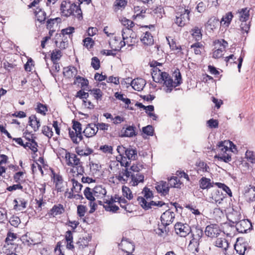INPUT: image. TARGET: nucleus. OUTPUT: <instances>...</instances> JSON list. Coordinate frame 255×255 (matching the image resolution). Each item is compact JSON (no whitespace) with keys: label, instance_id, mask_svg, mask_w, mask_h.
<instances>
[{"label":"nucleus","instance_id":"42","mask_svg":"<svg viewBox=\"0 0 255 255\" xmlns=\"http://www.w3.org/2000/svg\"><path fill=\"white\" fill-rule=\"evenodd\" d=\"M87 211V207L83 205H79L77 206V215L81 219L83 222H85L86 220L84 218L86 213Z\"/></svg>","mask_w":255,"mask_h":255},{"label":"nucleus","instance_id":"56","mask_svg":"<svg viewBox=\"0 0 255 255\" xmlns=\"http://www.w3.org/2000/svg\"><path fill=\"white\" fill-rule=\"evenodd\" d=\"M215 184L217 185L218 187L223 189V190L225 191L230 197L232 196V193L231 189L226 185L220 182H216Z\"/></svg>","mask_w":255,"mask_h":255},{"label":"nucleus","instance_id":"16","mask_svg":"<svg viewBox=\"0 0 255 255\" xmlns=\"http://www.w3.org/2000/svg\"><path fill=\"white\" fill-rule=\"evenodd\" d=\"M205 235L210 238H215L220 233V229L218 225L211 224L206 227L205 230Z\"/></svg>","mask_w":255,"mask_h":255},{"label":"nucleus","instance_id":"20","mask_svg":"<svg viewBox=\"0 0 255 255\" xmlns=\"http://www.w3.org/2000/svg\"><path fill=\"white\" fill-rule=\"evenodd\" d=\"M17 238L16 234L12 233H8L7 234V237L5 239V243L6 245H5L4 248H5V250L7 251L10 250L11 247H12V248H14L13 251L15 250L16 246V244L12 243L14 240L16 239Z\"/></svg>","mask_w":255,"mask_h":255},{"label":"nucleus","instance_id":"18","mask_svg":"<svg viewBox=\"0 0 255 255\" xmlns=\"http://www.w3.org/2000/svg\"><path fill=\"white\" fill-rule=\"evenodd\" d=\"M155 188L161 195L166 196L169 193L170 187L166 182L161 181L157 183Z\"/></svg>","mask_w":255,"mask_h":255},{"label":"nucleus","instance_id":"55","mask_svg":"<svg viewBox=\"0 0 255 255\" xmlns=\"http://www.w3.org/2000/svg\"><path fill=\"white\" fill-rule=\"evenodd\" d=\"M35 250L39 251L41 255H46L49 253L47 250V246L44 244L43 241L41 242V246H37L35 248Z\"/></svg>","mask_w":255,"mask_h":255},{"label":"nucleus","instance_id":"15","mask_svg":"<svg viewBox=\"0 0 255 255\" xmlns=\"http://www.w3.org/2000/svg\"><path fill=\"white\" fill-rule=\"evenodd\" d=\"M71 182H72L73 187L71 188V191L69 193L68 198H76V196H78L83 198L82 195H79V193L81 190L82 187V184L74 179L71 180Z\"/></svg>","mask_w":255,"mask_h":255},{"label":"nucleus","instance_id":"10","mask_svg":"<svg viewBox=\"0 0 255 255\" xmlns=\"http://www.w3.org/2000/svg\"><path fill=\"white\" fill-rule=\"evenodd\" d=\"M103 202L104 208L107 211L116 212L119 209L118 206L115 204L117 202L115 195L110 199H104Z\"/></svg>","mask_w":255,"mask_h":255},{"label":"nucleus","instance_id":"48","mask_svg":"<svg viewBox=\"0 0 255 255\" xmlns=\"http://www.w3.org/2000/svg\"><path fill=\"white\" fill-rule=\"evenodd\" d=\"M8 157L4 154L0 155V175L5 171V168L3 166V164L7 162Z\"/></svg>","mask_w":255,"mask_h":255},{"label":"nucleus","instance_id":"35","mask_svg":"<svg viewBox=\"0 0 255 255\" xmlns=\"http://www.w3.org/2000/svg\"><path fill=\"white\" fill-rule=\"evenodd\" d=\"M115 199H117V201L118 204L120 205V206L122 208H124L127 212L129 213L132 212L131 210L128 209V206H129V204L127 203V200L125 199L124 197L115 195Z\"/></svg>","mask_w":255,"mask_h":255},{"label":"nucleus","instance_id":"49","mask_svg":"<svg viewBox=\"0 0 255 255\" xmlns=\"http://www.w3.org/2000/svg\"><path fill=\"white\" fill-rule=\"evenodd\" d=\"M144 181V176H131V180L129 182L130 186H135Z\"/></svg>","mask_w":255,"mask_h":255},{"label":"nucleus","instance_id":"1","mask_svg":"<svg viewBox=\"0 0 255 255\" xmlns=\"http://www.w3.org/2000/svg\"><path fill=\"white\" fill-rule=\"evenodd\" d=\"M61 13L62 16L69 17L74 16L78 19L83 18L82 12L80 5L68 0L63 1L60 5Z\"/></svg>","mask_w":255,"mask_h":255},{"label":"nucleus","instance_id":"21","mask_svg":"<svg viewBox=\"0 0 255 255\" xmlns=\"http://www.w3.org/2000/svg\"><path fill=\"white\" fill-rule=\"evenodd\" d=\"M146 84L145 81L142 78H136L131 81L130 85L137 91L143 89Z\"/></svg>","mask_w":255,"mask_h":255},{"label":"nucleus","instance_id":"25","mask_svg":"<svg viewBox=\"0 0 255 255\" xmlns=\"http://www.w3.org/2000/svg\"><path fill=\"white\" fill-rule=\"evenodd\" d=\"M20 176H12L14 182H15L16 184L7 187V190L11 192L17 189L22 190L23 186L21 185V184L22 183L23 181L20 179Z\"/></svg>","mask_w":255,"mask_h":255},{"label":"nucleus","instance_id":"51","mask_svg":"<svg viewBox=\"0 0 255 255\" xmlns=\"http://www.w3.org/2000/svg\"><path fill=\"white\" fill-rule=\"evenodd\" d=\"M245 157L246 158L248 161L255 164V152L247 150L245 154Z\"/></svg>","mask_w":255,"mask_h":255},{"label":"nucleus","instance_id":"3","mask_svg":"<svg viewBox=\"0 0 255 255\" xmlns=\"http://www.w3.org/2000/svg\"><path fill=\"white\" fill-rule=\"evenodd\" d=\"M235 147L233 142L229 140H224L219 142L217 145V151H218V158L226 162H229L232 160V145Z\"/></svg>","mask_w":255,"mask_h":255},{"label":"nucleus","instance_id":"43","mask_svg":"<svg viewBox=\"0 0 255 255\" xmlns=\"http://www.w3.org/2000/svg\"><path fill=\"white\" fill-rule=\"evenodd\" d=\"M170 37H166V39L168 41V43L169 45L170 48L172 50H179L178 52H180L181 54H183V52H182L183 50V48L181 46H177L176 42L172 39H171V40H169Z\"/></svg>","mask_w":255,"mask_h":255},{"label":"nucleus","instance_id":"8","mask_svg":"<svg viewBox=\"0 0 255 255\" xmlns=\"http://www.w3.org/2000/svg\"><path fill=\"white\" fill-rule=\"evenodd\" d=\"M174 229L177 235L181 237H185L191 232V227L187 224L178 222L174 226Z\"/></svg>","mask_w":255,"mask_h":255},{"label":"nucleus","instance_id":"50","mask_svg":"<svg viewBox=\"0 0 255 255\" xmlns=\"http://www.w3.org/2000/svg\"><path fill=\"white\" fill-rule=\"evenodd\" d=\"M62 56V53L60 50L55 49L51 54V59L52 62H57V60H60Z\"/></svg>","mask_w":255,"mask_h":255},{"label":"nucleus","instance_id":"38","mask_svg":"<svg viewBox=\"0 0 255 255\" xmlns=\"http://www.w3.org/2000/svg\"><path fill=\"white\" fill-rule=\"evenodd\" d=\"M66 158H68L69 165H78L80 164V159L75 154L68 153L66 154Z\"/></svg>","mask_w":255,"mask_h":255},{"label":"nucleus","instance_id":"7","mask_svg":"<svg viewBox=\"0 0 255 255\" xmlns=\"http://www.w3.org/2000/svg\"><path fill=\"white\" fill-rule=\"evenodd\" d=\"M189 13L190 11L187 9H183L181 11L177 12L175 20V23L180 27L184 26L189 20Z\"/></svg>","mask_w":255,"mask_h":255},{"label":"nucleus","instance_id":"5","mask_svg":"<svg viewBox=\"0 0 255 255\" xmlns=\"http://www.w3.org/2000/svg\"><path fill=\"white\" fill-rule=\"evenodd\" d=\"M129 31V30L128 28L123 29L122 34L123 40H121L120 37L115 36L114 38L111 39L109 42L110 47L115 51H120L126 44L128 45V37L126 34Z\"/></svg>","mask_w":255,"mask_h":255},{"label":"nucleus","instance_id":"28","mask_svg":"<svg viewBox=\"0 0 255 255\" xmlns=\"http://www.w3.org/2000/svg\"><path fill=\"white\" fill-rule=\"evenodd\" d=\"M28 123L34 131H37L40 127V121L35 115H31L29 117Z\"/></svg>","mask_w":255,"mask_h":255},{"label":"nucleus","instance_id":"11","mask_svg":"<svg viewBox=\"0 0 255 255\" xmlns=\"http://www.w3.org/2000/svg\"><path fill=\"white\" fill-rule=\"evenodd\" d=\"M161 79L164 82V85L166 86V88L165 89V91L166 93H170L173 90V87H176L174 86V82L172 79L170 77L169 74L164 72L160 74Z\"/></svg>","mask_w":255,"mask_h":255},{"label":"nucleus","instance_id":"24","mask_svg":"<svg viewBox=\"0 0 255 255\" xmlns=\"http://www.w3.org/2000/svg\"><path fill=\"white\" fill-rule=\"evenodd\" d=\"M135 127L133 126H129L126 128H124L121 130L122 137H132L135 136L136 133L135 131Z\"/></svg>","mask_w":255,"mask_h":255},{"label":"nucleus","instance_id":"57","mask_svg":"<svg viewBox=\"0 0 255 255\" xmlns=\"http://www.w3.org/2000/svg\"><path fill=\"white\" fill-rule=\"evenodd\" d=\"M36 110L37 113H40L43 115H45L46 112L47 111V107L40 103L37 104Z\"/></svg>","mask_w":255,"mask_h":255},{"label":"nucleus","instance_id":"31","mask_svg":"<svg viewBox=\"0 0 255 255\" xmlns=\"http://www.w3.org/2000/svg\"><path fill=\"white\" fill-rule=\"evenodd\" d=\"M122 250L127 253H132L134 250V245L128 241H123L121 243Z\"/></svg>","mask_w":255,"mask_h":255},{"label":"nucleus","instance_id":"37","mask_svg":"<svg viewBox=\"0 0 255 255\" xmlns=\"http://www.w3.org/2000/svg\"><path fill=\"white\" fill-rule=\"evenodd\" d=\"M128 160H135L137 158V151L132 148H126L124 152Z\"/></svg>","mask_w":255,"mask_h":255},{"label":"nucleus","instance_id":"33","mask_svg":"<svg viewBox=\"0 0 255 255\" xmlns=\"http://www.w3.org/2000/svg\"><path fill=\"white\" fill-rule=\"evenodd\" d=\"M77 74V69L73 66H69L64 68L63 75L67 78L75 77Z\"/></svg>","mask_w":255,"mask_h":255},{"label":"nucleus","instance_id":"6","mask_svg":"<svg viewBox=\"0 0 255 255\" xmlns=\"http://www.w3.org/2000/svg\"><path fill=\"white\" fill-rule=\"evenodd\" d=\"M190 233L192 239L190 241L189 247L191 249L194 248L196 250L199 245L200 240L203 235V231L201 228L196 227L191 229Z\"/></svg>","mask_w":255,"mask_h":255},{"label":"nucleus","instance_id":"46","mask_svg":"<svg viewBox=\"0 0 255 255\" xmlns=\"http://www.w3.org/2000/svg\"><path fill=\"white\" fill-rule=\"evenodd\" d=\"M233 17V16L232 12H230L227 13L225 16H223L220 22L221 24L228 26L230 24Z\"/></svg>","mask_w":255,"mask_h":255},{"label":"nucleus","instance_id":"53","mask_svg":"<svg viewBox=\"0 0 255 255\" xmlns=\"http://www.w3.org/2000/svg\"><path fill=\"white\" fill-rule=\"evenodd\" d=\"M121 22L123 25L127 26L126 28H128L129 29V31L127 33L130 32V28H132L134 25V23L133 21L126 18V17L122 18L121 19Z\"/></svg>","mask_w":255,"mask_h":255},{"label":"nucleus","instance_id":"12","mask_svg":"<svg viewBox=\"0 0 255 255\" xmlns=\"http://www.w3.org/2000/svg\"><path fill=\"white\" fill-rule=\"evenodd\" d=\"M175 214L170 210H167L161 216L160 220L162 224L166 227L171 224L174 219Z\"/></svg>","mask_w":255,"mask_h":255},{"label":"nucleus","instance_id":"54","mask_svg":"<svg viewBox=\"0 0 255 255\" xmlns=\"http://www.w3.org/2000/svg\"><path fill=\"white\" fill-rule=\"evenodd\" d=\"M77 83H81V87L84 88V87L88 85L89 81L87 79H85L80 76H78L76 77V79L74 82V84H76Z\"/></svg>","mask_w":255,"mask_h":255},{"label":"nucleus","instance_id":"41","mask_svg":"<svg viewBox=\"0 0 255 255\" xmlns=\"http://www.w3.org/2000/svg\"><path fill=\"white\" fill-rule=\"evenodd\" d=\"M89 242V241L87 239V238H80L76 243V245L79 250H82L88 246Z\"/></svg>","mask_w":255,"mask_h":255},{"label":"nucleus","instance_id":"26","mask_svg":"<svg viewBox=\"0 0 255 255\" xmlns=\"http://www.w3.org/2000/svg\"><path fill=\"white\" fill-rule=\"evenodd\" d=\"M72 232V231L68 230L66 232L65 235V239L66 242V248L69 250H73L74 248Z\"/></svg>","mask_w":255,"mask_h":255},{"label":"nucleus","instance_id":"4","mask_svg":"<svg viewBox=\"0 0 255 255\" xmlns=\"http://www.w3.org/2000/svg\"><path fill=\"white\" fill-rule=\"evenodd\" d=\"M21 240L24 245L30 247L33 246L34 249L37 246H41L43 241L41 235L36 232H27L22 236Z\"/></svg>","mask_w":255,"mask_h":255},{"label":"nucleus","instance_id":"52","mask_svg":"<svg viewBox=\"0 0 255 255\" xmlns=\"http://www.w3.org/2000/svg\"><path fill=\"white\" fill-rule=\"evenodd\" d=\"M192 35L196 40L198 41L201 39L202 34L201 29L198 27H195L191 30Z\"/></svg>","mask_w":255,"mask_h":255},{"label":"nucleus","instance_id":"62","mask_svg":"<svg viewBox=\"0 0 255 255\" xmlns=\"http://www.w3.org/2000/svg\"><path fill=\"white\" fill-rule=\"evenodd\" d=\"M91 66L96 70L100 67V62L97 57H94L91 59Z\"/></svg>","mask_w":255,"mask_h":255},{"label":"nucleus","instance_id":"19","mask_svg":"<svg viewBox=\"0 0 255 255\" xmlns=\"http://www.w3.org/2000/svg\"><path fill=\"white\" fill-rule=\"evenodd\" d=\"M13 209L21 211L26 208L27 201L22 197H18L13 201Z\"/></svg>","mask_w":255,"mask_h":255},{"label":"nucleus","instance_id":"64","mask_svg":"<svg viewBox=\"0 0 255 255\" xmlns=\"http://www.w3.org/2000/svg\"><path fill=\"white\" fill-rule=\"evenodd\" d=\"M21 221L20 218L17 216H12L10 218L9 223L13 227H17L20 224Z\"/></svg>","mask_w":255,"mask_h":255},{"label":"nucleus","instance_id":"44","mask_svg":"<svg viewBox=\"0 0 255 255\" xmlns=\"http://www.w3.org/2000/svg\"><path fill=\"white\" fill-rule=\"evenodd\" d=\"M173 76L175 78L174 86H178L180 85L182 82L181 74L179 69H176L173 72Z\"/></svg>","mask_w":255,"mask_h":255},{"label":"nucleus","instance_id":"29","mask_svg":"<svg viewBox=\"0 0 255 255\" xmlns=\"http://www.w3.org/2000/svg\"><path fill=\"white\" fill-rule=\"evenodd\" d=\"M209 178L203 177L199 181L200 187L202 189H209L215 184Z\"/></svg>","mask_w":255,"mask_h":255},{"label":"nucleus","instance_id":"61","mask_svg":"<svg viewBox=\"0 0 255 255\" xmlns=\"http://www.w3.org/2000/svg\"><path fill=\"white\" fill-rule=\"evenodd\" d=\"M84 46L88 49L93 47L94 44V40L90 37H87L83 39Z\"/></svg>","mask_w":255,"mask_h":255},{"label":"nucleus","instance_id":"58","mask_svg":"<svg viewBox=\"0 0 255 255\" xmlns=\"http://www.w3.org/2000/svg\"><path fill=\"white\" fill-rule=\"evenodd\" d=\"M75 28L73 27H68L66 28L63 29L61 30V34L63 35V37L65 35H68L69 38H71L72 36V34L74 32Z\"/></svg>","mask_w":255,"mask_h":255},{"label":"nucleus","instance_id":"30","mask_svg":"<svg viewBox=\"0 0 255 255\" xmlns=\"http://www.w3.org/2000/svg\"><path fill=\"white\" fill-rule=\"evenodd\" d=\"M54 182L55 183V188L58 192L64 191L63 180L62 176H53Z\"/></svg>","mask_w":255,"mask_h":255},{"label":"nucleus","instance_id":"17","mask_svg":"<svg viewBox=\"0 0 255 255\" xmlns=\"http://www.w3.org/2000/svg\"><path fill=\"white\" fill-rule=\"evenodd\" d=\"M243 194L249 202L255 201V187L250 185L244 188Z\"/></svg>","mask_w":255,"mask_h":255},{"label":"nucleus","instance_id":"14","mask_svg":"<svg viewBox=\"0 0 255 255\" xmlns=\"http://www.w3.org/2000/svg\"><path fill=\"white\" fill-rule=\"evenodd\" d=\"M65 212V208L61 204L54 205L48 212L47 216L49 218H54L58 215L62 214Z\"/></svg>","mask_w":255,"mask_h":255},{"label":"nucleus","instance_id":"40","mask_svg":"<svg viewBox=\"0 0 255 255\" xmlns=\"http://www.w3.org/2000/svg\"><path fill=\"white\" fill-rule=\"evenodd\" d=\"M35 15L37 20L40 22H44L46 19V12L41 8H37L35 11Z\"/></svg>","mask_w":255,"mask_h":255},{"label":"nucleus","instance_id":"60","mask_svg":"<svg viewBox=\"0 0 255 255\" xmlns=\"http://www.w3.org/2000/svg\"><path fill=\"white\" fill-rule=\"evenodd\" d=\"M42 132L49 138H51L53 134L52 128L46 126L42 127Z\"/></svg>","mask_w":255,"mask_h":255},{"label":"nucleus","instance_id":"63","mask_svg":"<svg viewBox=\"0 0 255 255\" xmlns=\"http://www.w3.org/2000/svg\"><path fill=\"white\" fill-rule=\"evenodd\" d=\"M142 132L147 135L152 136L153 134L154 129L152 126L148 125L142 128Z\"/></svg>","mask_w":255,"mask_h":255},{"label":"nucleus","instance_id":"45","mask_svg":"<svg viewBox=\"0 0 255 255\" xmlns=\"http://www.w3.org/2000/svg\"><path fill=\"white\" fill-rule=\"evenodd\" d=\"M122 193L124 197H126L129 200H131L133 197L131 191L126 186L122 187Z\"/></svg>","mask_w":255,"mask_h":255},{"label":"nucleus","instance_id":"22","mask_svg":"<svg viewBox=\"0 0 255 255\" xmlns=\"http://www.w3.org/2000/svg\"><path fill=\"white\" fill-rule=\"evenodd\" d=\"M96 123H91L87 125L83 131V133L87 137L94 136L97 132Z\"/></svg>","mask_w":255,"mask_h":255},{"label":"nucleus","instance_id":"32","mask_svg":"<svg viewBox=\"0 0 255 255\" xmlns=\"http://www.w3.org/2000/svg\"><path fill=\"white\" fill-rule=\"evenodd\" d=\"M214 245L217 247L222 248L225 252H226L229 246V244L227 240L223 238L217 239L214 243Z\"/></svg>","mask_w":255,"mask_h":255},{"label":"nucleus","instance_id":"9","mask_svg":"<svg viewBox=\"0 0 255 255\" xmlns=\"http://www.w3.org/2000/svg\"><path fill=\"white\" fill-rule=\"evenodd\" d=\"M234 230L236 229L239 233H247L253 229L252 223L249 220H242L238 222L236 225V228L231 227Z\"/></svg>","mask_w":255,"mask_h":255},{"label":"nucleus","instance_id":"23","mask_svg":"<svg viewBox=\"0 0 255 255\" xmlns=\"http://www.w3.org/2000/svg\"><path fill=\"white\" fill-rule=\"evenodd\" d=\"M94 195L97 199H105L107 193L106 190L102 186H97L93 190Z\"/></svg>","mask_w":255,"mask_h":255},{"label":"nucleus","instance_id":"59","mask_svg":"<svg viewBox=\"0 0 255 255\" xmlns=\"http://www.w3.org/2000/svg\"><path fill=\"white\" fill-rule=\"evenodd\" d=\"M92 94L97 100H101L102 97V92L100 89H93L90 90Z\"/></svg>","mask_w":255,"mask_h":255},{"label":"nucleus","instance_id":"36","mask_svg":"<svg viewBox=\"0 0 255 255\" xmlns=\"http://www.w3.org/2000/svg\"><path fill=\"white\" fill-rule=\"evenodd\" d=\"M144 36L141 38V41L146 45H151L153 44V38L151 34L146 31L144 33Z\"/></svg>","mask_w":255,"mask_h":255},{"label":"nucleus","instance_id":"27","mask_svg":"<svg viewBox=\"0 0 255 255\" xmlns=\"http://www.w3.org/2000/svg\"><path fill=\"white\" fill-rule=\"evenodd\" d=\"M183 176H171L168 178V185L171 187L180 188L182 182L180 180V178Z\"/></svg>","mask_w":255,"mask_h":255},{"label":"nucleus","instance_id":"34","mask_svg":"<svg viewBox=\"0 0 255 255\" xmlns=\"http://www.w3.org/2000/svg\"><path fill=\"white\" fill-rule=\"evenodd\" d=\"M247 247L246 243L237 242L234 246V249L238 254L240 255H244L247 250Z\"/></svg>","mask_w":255,"mask_h":255},{"label":"nucleus","instance_id":"39","mask_svg":"<svg viewBox=\"0 0 255 255\" xmlns=\"http://www.w3.org/2000/svg\"><path fill=\"white\" fill-rule=\"evenodd\" d=\"M250 9L246 7L242 8L239 11L240 20L241 21H245L249 20L250 17Z\"/></svg>","mask_w":255,"mask_h":255},{"label":"nucleus","instance_id":"13","mask_svg":"<svg viewBox=\"0 0 255 255\" xmlns=\"http://www.w3.org/2000/svg\"><path fill=\"white\" fill-rule=\"evenodd\" d=\"M216 44H218L220 46L222 47H219L217 50H215L213 52V57L214 58H219L223 55V52L225 49L228 46V43L224 39L217 40L215 41Z\"/></svg>","mask_w":255,"mask_h":255},{"label":"nucleus","instance_id":"47","mask_svg":"<svg viewBox=\"0 0 255 255\" xmlns=\"http://www.w3.org/2000/svg\"><path fill=\"white\" fill-rule=\"evenodd\" d=\"M85 197L89 200L90 202H94L95 200V196L94 195V192L91 191V188L86 187L84 191Z\"/></svg>","mask_w":255,"mask_h":255},{"label":"nucleus","instance_id":"2","mask_svg":"<svg viewBox=\"0 0 255 255\" xmlns=\"http://www.w3.org/2000/svg\"><path fill=\"white\" fill-rule=\"evenodd\" d=\"M141 194L143 196H139L137 198V201L138 204L144 209L147 210L152 208L153 206H160L161 207L163 204L162 201L156 202L152 201L153 197V194L149 188L145 187L142 192Z\"/></svg>","mask_w":255,"mask_h":255}]
</instances>
